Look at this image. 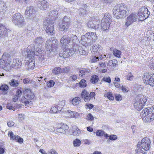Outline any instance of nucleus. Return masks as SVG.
<instances>
[{"label": "nucleus", "instance_id": "nucleus-20", "mask_svg": "<svg viewBox=\"0 0 154 154\" xmlns=\"http://www.w3.org/2000/svg\"><path fill=\"white\" fill-rule=\"evenodd\" d=\"M103 48L98 44H95L91 47V51L93 54L99 53L102 50Z\"/></svg>", "mask_w": 154, "mask_h": 154}, {"label": "nucleus", "instance_id": "nucleus-39", "mask_svg": "<svg viewBox=\"0 0 154 154\" xmlns=\"http://www.w3.org/2000/svg\"><path fill=\"white\" fill-rule=\"evenodd\" d=\"M74 146H79L81 144V141L78 139H76L73 142Z\"/></svg>", "mask_w": 154, "mask_h": 154}, {"label": "nucleus", "instance_id": "nucleus-61", "mask_svg": "<svg viewBox=\"0 0 154 154\" xmlns=\"http://www.w3.org/2000/svg\"><path fill=\"white\" fill-rule=\"evenodd\" d=\"M127 79L129 80H132L133 78V76L131 73H129L127 76Z\"/></svg>", "mask_w": 154, "mask_h": 154}, {"label": "nucleus", "instance_id": "nucleus-46", "mask_svg": "<svg viewBox=\"0 0 154 154\" xmlns=\"http://www.w3.org/2000/svg\"><path fill=\"white\" fill-rule=\"evenodd\" d=\"M89 92H87L85 90H84L81 93V97L82 98H84V97L89 96Z\"/></svg>", "mask_w": 154, "mask_h": 154}, {"label": "nucleus", "instance_id": "nucleus-43", "mask_svg": "<svg viewBox=\"0 0 154 154\" xmlns=\"http://www.w3.org/2000/svg\"><path fill=\"white\" fill-rule=\"evenodd\" d=\"M61 71V69L59 67H55L53 70V72L56 74L60 73Z\"/></svg>", "mask_w": 154, "mask_h": 154}, {"label": "nucleus", "instance_id": "nucleus-36", "mask_svg": "<svg viewBox=\"0 0 154 154\" xmlns=\"http://www.w3.org/2000/svg\"><path fill=\"white\" fill-rule=\"evenodd\" d=\"M9 89L8 86L6 84H4L0 87V90L3 92H7Z\"/></svg>", "mask_w": 154, "mask_h": 154}, {"label": "nucleus", "instance_id": "nucleus-59", "mask_svg": "<svg viewBox=\"0 0 154 154\" xmlns=\"http://www.w3.org/2000/svg\"><path fill=\"white\" fill-rule=\"evenodd\" d=\"M117 138V136L116 135L112 134L109 136V140H115Z\"/></svg>", "mask_w": 154, "mask_h": 154}, {"label": "nucleus", "instance_id": "nucleus-14", "mask_svg": "<svg viewBox=\"0 0 154 154\" xmlns=\"http://www.w3.org/2000/svg\"><path fill=\"white\" fill-rule=\"evenodd\" d=\"M150 143L151 142L149 139L146 137L143 138L141 140V142H138V144L144 150H148L149 149Z\"/></svg>", "mask_w": 154, "mask_h": 154}, {"label": "nucleus", "instance_id": "nucleus-63", "mask_svg": "<svg viewBox=\"0 0 154 154\" xmlns=\"http://www.w3.org/2000/svg\"><path fill=\"white\" fill-rule=\"evenodd\" d=\"M45 54H42L40 55H39V56L38 59L39 61H42L45 59Z\"/></svg>", "mask_w": 154, "mask_h": 154}, {"label": "nucleus", "instance_id": "nucleus-13", "mask_svg": "<svg viewBox=\"0 0 154 154\" xmlns=\"http://www.w3.org/2000/svg\"><path fill=\"white\" fill-rule=\"evenodd\" d=\"M69 19L65 16L62 20V22L59 25L60 30L62 31L66 32L67 31L70 25Z\"/></svg>", "mask_w": 154, "mask_h": 154}, {"label": "nucleus", "instance_id": "nucleus-8", "mask_svg": "<svg viewBox=\"0 0 154 154\" xmlns=\"http://www.w3.org/2000/svg\"><path fill=\"white\" fill-rule=\"evenodd\" d=\"M112 17L109 13H106L101 20V26L102 29L105 31L108 30L110 26V24L111 21Z\"/></svg>", "mask_w": 154, "mask_h": 154}, {"label": "nucleus", "instance_id": "nucleus-52", "mask_svg": "<svg viewBox=\"0 0 154 154\" xmlns=\"http://www.w3.org/2000/svg\"><path fill=\"white\" fill-rule=\"evenodd\" d=\"M79 51L80 54L81 55H86L87 54V52L81 48L79 49Z\"/></svg>", "mask_w": 154, "mask_h": 154}, {"label": "nucleus", "instance_id": "nucleus-29", "mask_svg": "<svg viewBox=\"0 0 154 154\" xmlns=\"http://www.w3.org/2000/svg\"><path fill=\"white\" fill-rule=\"evenodd\" d=\"M21 63L19 61L18 59H14L13 61L12 66L15 67L16 68H19L20 66Z\"/></svg>", "mask_w": 154, "mask_h": 154}, {"label": "nucleus", "instance_id": "nucleus-55", "mask_svg": "<svg viewBox=\"0 0 154 154\" xmlns=\"http://www.w3.org/2000/svg\"><path fill=\"white\" fill-rule=\"evenodd\" d=\"M149 85L152 86H154V74H153L152 75Z\"/></svg>", "mask_w": 154, "mask_h": 154}, {"label": "nucleus", "instance_id": "nucleus-28", "mask_svg": "<svg viewBox=\"0 0 154 154\" xmlns=\"http://www.w3.org/2000/svg\"><path fill=\"white\" fill-rule=\"evenodd\" d=\"M140 10L142 12V13H143V15H144V16H146L147 18L150 14V13L148 11V9L145 7H143L141 8L140 9Z\"/></svg>", "mask_w": 154, "mask_h": 154}, {"label": "nucleus", "instance_id": "nucleus-9", "mask_svg": "<svg viewBox=\"0 0 154 154\" xmlns=\"http://www.w3.org/2000/svg\"><path fill=\"white\" fill-rule=\"evenodd\" d=\"M44 28L46 32L49 35H53L54 34V24L51 20H47L44 22Z\"/></svg>", "mask_w": 154, "mask_h": 154}, {"label": "nucleus", "instance_id": "nucleus-2", "mask_svg": "<svg viewBox=\"0 0 154 154\" xmlns=\"http://www.w3.org/2000/svg\"><path fill=\"white\" fill-rule=\"evenodd\" d=\"M112 11L114 17L117 19L125 18L129 12L127 7L123 5L116 6Z\"/></svg>", "mask_w": 154, "mask_h": 154}, {"label": "nucleus", "instance_id": "nucleus-18", "mask_svg": "<svg viewBox=\"0 0 154 154\" xmlns=\"http://www.w3.org/2000/svg\"><path fill=\"white\" fill-rule=\"evenodd\" d=\"M37 5L41 10H46L48 6V2L45 0L38 1Z\"/></svg>", "mask_w": 154, "mask_h": 154}, {"label": "nucleus", "instance_id": "nucleus-33", "mask_svg": "<svg viewBox=\"0 0 154 154\" xmlns=\"http://www.w3.org/2000/svg\"><path fill=\"white\" fill-rule=\"evenodd\" d=\"M117 61L116 60H110L107 63V68H108L110 67H115L117 63Z\"/></svg>", "mask_w": 154, "mask_h": 154}, {"label": "nucleus", "instance_id": "nucleus-58", "mask_svg": "<svg viewBox=\"0 0 154 154\" xmlns=\"http://www.w3.org/2000/svg\"><path fill=\"white\" fill-rule=\"evenodd\" d=\"M49 14L51 16H56L58 14L57 10H52L50 12Z\"/></svg>", "mask_w": 154, "mask_h": 154}, {"label": "nucleus", "instance_id": "nucleus-30", "mask_svg": "<svg viewBox=\"0 0 154 154\" xmlns=\"http://www.w3.org/2000/svg\"><path fill=\"white\" fill-rule=\"evenodd\" d=\"M80 98L78 97L73 98L72 100V103L74 106L78 105L81 102Z\"/></svg>", "mask_w": 154, "mask_h": 154}, {"label": "nucleus", "instance_id": "nucleus-5", "mask_svg": "<svg viewBox=\"0 0 154 154\" xmlns=\"http://www.w3.org/2000/svg\"><path fill=\"white\" fill-rule=\"evenodd\" d=\"M35 97L33 92L29 89H26L24 93V96L21 99V102L24 103L26 106H28L29 103L31 102Z\"/></svg>", "mask_w": 154, "mask_h": 154}, {"label": "nucleus", "instance_id": "nucleus-57", "mask_svg": "<svg viewBox=\"0 0 154 154\" xmlns=\"http://www.w3.org/2000/svg\"><path fill=\"white\" fill-rule=\"evenodd\" d=\"M97 61L98 62L100 61L99 56L97 57H94L91 60V62L92 63H95Z\"/></svg>", "mask_w": 154, "mask_h": 154}, {"label": "nucleus", "instance_id": "nucleus-31", "mask_svg": "<svg viewBox=\"0 0 154 154\" xmlns=\"http://www.w3.org/2000/svg\"><path fill=\"white\" fill-rule=\"evenodd\" d=\"M72 133V134L74 136H79L81 134V130L75 126L73 129Z\"/></svg>", "mask_w": 154, "mask_h": 154}, {"label": "nucleus", "instance_id": "nucleus-16", "mask_svg": "<svg viewBox=\"0 0 154 154\" xmlns=\"http://www.w3.org/2000/svg\"><path fill=\"white\" fill-rule=\"evenodd\" d=\"M82 40L86 44L88 45H91L94 42L96 39H93V37L89 36L87 33L82 36Z\"/></svg>", "mask_w": 154, "mask_h": 154}, {"label": "nucleus", "instance_id": "nucleus-6", "mask_svg": "<svg viewBox=\"0 0 154 154\" xmlns=\"http://www.w3.org/2000/svg\"><path fill=\"white\" fill-rule=\"evenodd\" d=\"M12 21L13 23L18 27H22L25 24L23 16L20 13H16L12 16Z\"/></svg>", "mask_w": 154, "mask_h": 154}, {"label": "nucleus", "instance_id": "nucleus-26", "mask_svg": "<svg viewBox=\"0 0 154 154\" xmlns=\"http://www.w3.org/2000/svg\"><path fill=\"white\" fill-rule=\"evenodd\" d=\"M9 84L11 86L17 87L18 86L19 84V83L18 80L13 79L10 81Z\"/></svg>", "mask_w": 154, "mask_h": 154}, {"label": "nucleus", "instance_id": "nucleus-24", "mask_svg": "<svg viewBox=\"0 0 154 154\" xmlns=\"http://www.w3.org/2000/svg\"><path fill=\"white\" fill-rule=\"evenodd\" d=\"M146 150L143 149L142 147L138 145L137 144V149L135 150L136 154H146Z\"/></svg>", "mask_w": 154, "mask_h": 154}, {"label": "nucleus", "instance_id": "nucleus-15", "mask_svg": "<svg viewBox=\"0 0 154 154\" xmlns=\"http://www.w3.org/2000/svg\"><path fill=\"white\" fill-rule=\"evenodd\" d=\"M138 17L136 13H133L130 14L126 19L125 25L127 27L130 26L132 23L137 20Z\"/></svg>", "mask_w": 154, "mask_h": 154}, {"label": "nucleus", "instance_id": "nucleus-25", "mask_svg": "<svg viewBox=\"0 0 154 154\" xmlns=\"http://www.w3.org/2000/svg\"><path fill=\"white\" fill-rule=\"evenodd\" d=\"M68 126L66 124H63L60 127L58 128L57 129V132L60 133H63L65 131L68 129Z\"/></svg>", "mask_w": 154, "mask_h": 154}, {"label": "nucleus", "instance_id": "nucleus-27", "mask_svg": "<svg viewBox=\"0 0 154 154\" xmlns=\"http://www.w3.org/2000/svg\"><path fill=\"white\" fill-rule=\"evenodd\" d=\"M71 40H72V43L73 44V45H77L79 43V40L75 35L73 34L72 35L71 38H70V42L71 41Z\"/></svg>", "mask_w": 154, "mask_h": 154}, {"label": "nucleus", "instance_id": "nucleus-23", "mask_svg": "<svg viewBox=\"0 0 154 154\" xmlns=\"http://www.w3.org/2000/svg\"><path fill=\"white\" fill-rule=\"evenodd\" d=\"M8 29L3 25L0 24V38L6 35Z\"/></svg>", "mask_w": 154, "mask_h": 154}, {"label": "nucleus", "instance_id": "nucleus-50", "mask_svg": "<svg viewBox=\"0 0 154 154\" xmlns=\"http://www.w3.org/2000/svg\"><path fill=\"white\" fill-rule=\"evenodd\" d=\"M73 112L71 111L67 110L65 111L66 113L67 116L69 117L72 118V116L73 114Z\"/></svg>", "mask_w": 154, "mask_h": 154}, {"label": "nucleus", "instance_id": "nucleus-62", "mask_svg": "<svg viewBox=\"0 0 154 154\" xmlns=\"http://www.w3.org/2000/svg\"><path fill=\"white\" fill-rule=\"evenodd\" d=\"M122 97L119 94H116L115 96V98L117 101H120L122 100Z\"/></svg>", "mask_w": 154, "mask_h": 154}, {"label": "nucleus", "instance_id": "nucleus-12", "mask_svg": "<svg viewBox=\"0 0 154 154\" xmlns=\"http://www.w3.org/2000/svg\"><path fill=\"white\" fill-rule=\"evenodd\" d=\"M36 10L32 6L27 7L26 8L25 13L26 17L30 19L35 20Z\"/></svg>", "mask_w": 154, "mask_h": 154}, {"label": "nucleus", "instance_id": "nucleus-22", "mask_svg": "<svg viewBox=\"0 0 154 154\" xmlns=\"http://www.w3.org/2000/svg\"><path fill=\"white\" fill-rule=\"evenodd\" d=\"M152 74L151 73H149L144 74L143 77V79L145 84L149 85Z\"/></svg>", "mask_w": 154, "mask_h": 154}, {"label": "nucleus", "instance_id": "nucleus-7", "mask_svg": "<svg viewBox=\"0 0 154 154\" xmlns=\"http://www.w3.org/2000/svg\"><path fill=\"white\" fill-rule=\"evenodd\" d=\"M58 41L54 38H50L47 40L45 46L46 50L49 51H54L58 46Z\"/></svg>", "mask_w": 154, "mask_h": 154}, {"label": "nucleus", "instance_id": "nucleus-51", "mask_svg": "<svg viewBox=\"0 0 154 154\" xmlns=\"http://www.w3.org/2000/svg\"><path fill=\"white\" fill-rule=\"evenodd\" d=\"M105 55H103V56L101 55L99 56L100 61L103 62L106 59L107 57H106Z\"/></svg>", "mask_w": 154, "mask_h": 154}, {"label": "nucleus", "instance_id": "nucleus-47", "mask_svg": "<svg viewBox=\"0 0 154 154\" xmlns=\"http://www.w3.org/2000/svg\"><path fill=\"white\" fill-rule=\"evenodd\" d=\"M104 134H105V132L103 130H98L96 132V135L99 136L103 135Z\"/></svg>", "mask_w": 154, "mask_h": 154}, {"label": "nucleus", "instance_id": "nucleus-60", "mask_svg": "<svg viewBox=\"0 0 154 154\" xmlns=\"http://www.w3.org/2000/svg\"><path fill=\"white\" fill-rule=\"evenodd\" d=\"M151 69H154V59H152V61H151L148 65Z\"/></svg>", "mask_w": 154, "mask_h": 154}, {"label": "nucleus", "instance_id": "nucleus-38", "mask_svg": "<svg viewBox=\"0 0 154 154\" xmlns=\"http://www.w3.org/2000/svg\"><path fill=\"white\" fill-rule=\"evenodd\" d=\"M104 96L105 97H107L110 100H113L114 99V97L112 96V94L111 92H107L105 94Z\"/></svg>", "mask_w": 154, "mask_h": 154}, {"label": "nucleus", "instance_id": "nucleus-35", "mask_svg": "<svg viewBox=\"0 0 154 154\" xmlns=\"http://www.w3.org/2000/svg\"><path fill=\"white\" fill-rule=\"evenodd\" d=\"M99 78L98 76L95 75H93L91 79V82L93 84L96 83L98 81Z\"/></svg>", "mask_w": 154, "mask_h": 154}, {"label": "nucleus", "instance_id": "nucleus-3", "mask_svg": "<svg viewBox=\"0 0 154 154\" xmlns=\"http://www.w3.org/2000/svg\"><path fill=\"white\" fill-rule=\"evenodd\" d=\"M140 115L144 122L152 121L154 120V108L152 107L145 108L141 112Z\"/></svg>", "mask_w": 154, "mask_h": 154}, {"label": "nucleus", "instance_id": "nucleus-17", "mask_svg": "<svg viewBox=\"0 0 154 154\" xmlns=\"http://www.w3.org/2000/svg\"><path fill=\"white\" fill-rule=\"evenodd\" d=\"M100 20L94 19L89 21L88 23L87 26L94 29H98L100 27Z\"/></svg>", "mask_w": 154, "mask_h": 154}, {"label": "nucleus", "instance_id": "nucleus-48", "mask_svg": "<svg viewBox=\"0 0 154 154\" xmlns=\"http://www.w3.org/2000/svg\"><path fill=\"white\" fill-rule=\"evenodd\" d=\"M54 84L55 82L51 80L47 83V86L48 87H51L54 86Z\"/></svg>", "mask_w": 154, "mask_h": 154}, {"label": "nucleus", "instance_id": "nucleus-40", "mask_svg": "<svg viewBox=\"0 0 154 154\" xmlns=\"http://www.w3.org/2000/svg\"><path fill=\"white\" fill-rule=\"evenodd\" d=\"M6 8L5 5L3 2L0 1V12L5 10Z\"/></svg>", "mask_w": 154, "mask_h": 154}, {"label": "nucleus", "instance_id": "nucleus-45", "mask_svg": "<svg viewBox=\"0 0 154 154\" xmlns=\"http://www.w3.org/2000/svg\"><path fill=\"white\" fill-rule=\"evenodd\" d=\"M87 33L89 36L93 38V39H97V35L95 33L92 32H89L88 33Z\"/></svg>", "mask_w": 154, "mask_h": 154}, {"label": "nucleus", "instance_id": "nucleus-44", "mask_svg": "<svg viewBox=\"0 0 154 154\" xmlns=\"http://www.w3.org/2000/svg\"><path fill=\"white\" fill-rule=\"evenodd\" d=\"M58 107H59L58 106H56L51 107L50 111L51 112H52L53 113H56L57 112Z\"/></svg>", "mask_w": 154, "mask_h": 154}, {"label": "nucleus", "instance_id": "nucleus-49", "mask_svg": "<svg viewBox=\"0 0 154 154\" xmlns=\"http://www.w3.org/2000/svg\"><path fill=\"white\" fill-rule=\"evenodd\" d=\"M102 80L108 83H110L111 82V79L109 76L103 77Z\"/></svg>", "mask_w": 154, "mask_h": 154}, {"label": "nucleus", "instance_id": "nucleus-10", "mask_svg": "<svg viewBox=\"0 0 154 154\" xmlns=\"http://www.w3.org/2000/svg\"><path fill=\"white\" fill-rule=\"evenodd\" d=\"M10 55L8 54H4L2 58L0 60V66L4 69L5 67L8 66L11 62Z\"/></svg>", "mask_w": 154, "mask_h": 154}, {"label": "nucleus", "instance_id": "nucleus-19", "mask_svg": "<svg viewBox=\"0 0 154 154\" xmlns=\"http://www.w3.org/2000/svg\"><path fill=\"white\" fill-rule=\"evenodd\" d=\"M70 42V38L67 35H64L62 36L60 40V43L62 45L65 47L66 46L69 47V46L68 45H66L69 43Z\"/></svg>", "mask_w": 154, "mask_h": 154}, {"label": "nucleus", "instance_id": "nucleus-21", "mask_svg": "<svg viewBox=\"0 0 154 154\" xmlns=\"http://www.w3.org/2000/svg\"><path fill=\"white\" fill-rule=\"evenodd\" d=\"M44 42V39L41 36H39L36 37L34 39V45L35 47V45L36 46H41Z\"/></svg>", "mask_w": 154, "mask_h": 154}, {"label": "nucleus", "instance_id": "nucleus-1", "mask_svg": "<svg viewBox=\"0 0 154 154\" xmlns=\"http://www.w3.org/2000/svg\"><path fill=\"white\" fill-rule=\"evenodd\" d=\"M35 48L34 45L31 44L26 49L28 62H26V65L28 67L29 70L33 69L35 66L34 59L35 53L34 52Z\"/></svg>", "mask_w": 154, "mask_h": 154}, {"label": "nucleus", "instance_id": "nucleus-32", "mask_svg": "<svg viewBox=\"0 0 154 154\" xmlns=\"http://www.w3.org/2000/svg\"><path fill=\"white\" fill-rule=\"evenodd\" d=\"M137 15L139 17H138V19L140 21H142L147 18L146 16H144V15L142 13V12L140 10Z\"/></svg>", "mask_w": 154, "mask_h": 154}, {"label": "nucleus", "instance_id": "nucleus-11", "mask_svg": "<svg viewBox=\"0 0 154 154\" xmlns=\"http://www.w3.org/2000/svg\"><path fill=\"white\" fill-rule=\"evenodd\" d=\"M67 46H66L64 48L63 53L62 54H60V56H62L64 58H68L69 56H72L74 54L76 49L74 48L73 47L69 48H68Z\"/></svg>", "mask_w": 154, "mask_h": 154}, {"label": "nucleus", "instance_id": "nucleus-37", "mask_svg": "<svg viewBox=\"0 0 154 154\" xmlns=\"http://www.w3.org/2000/svg\"><path fill=\"white\" fill-rule=\"evenodd\" d=\"M80 87L84 88L87 86V84L86 81L83 79L81 80L79 83Z\"/></svg>", "mask_w": 154, "mask_h": 154}, {"label": "nucleus", "instance_id": "nucleus-41", "mask_svg": "<svg viewBox=\"0 0 154 154\" xmlns=\"http://www.w3.org/2000/svg\"><path fill=\"white\" fill-rule=\"evenodd\" d=\"M35 49L34 50V52L35 53V55H36L38 56H39V55H40L41 54H44L42 53V50H41L39 48H36L35 50Z\"/></svg>", "mask_w": 154, "mask_h": 154}, {"label": "nucleus", "instance_id": "nucleus-54", "mask_svg": "<svg viewBox=\"0 0 154 154\" xmlns=\"http://www.w3.org/2000/svg\"><path fill=\"white\" fill-rule=\"evenodd\" d=\"M99 65L102 69H104L106 67V64L105 62L99 61Z\"/></svg>", "mask_w": 154, "mask_h": 154}, {"label": "nucleus", "instance_id": "nucleus-4", "mask_svg": "<svg viewBox=\"0 0 154 154\" xmlns=\"http://www.w3.org/2000/svg\"><path fill=\"white\" fill-rule=\"evenodd\" d=\"M147 101L146 97L142 94L137 95L133 102L134 108L138 110H141Z\"/></svg>", "mask_w": 154, "mask_h": 154}, {"label": "nucleus", "instance_id": "nucleus-53", "mask_svg": "<svg viewBox=\"0 0 154 154\" xmlns=\"http://www.w3.org/2000/svg\"><path fill=\"white\" fill-rule=\"evenodd\" d=\"M119 89L122 90L123 92H126L128 91V87L125 85L122 86Z\"/></svg>", "mask_w": 154, "mask_h": 154}, {"label": "nucleus", "instance_id": "nucleus-56", "mask_svg": "<svg viewBox=\"0 0 154 154\" xmlns=\"http://www.w3.org/2000/svg\"><path fill=\"white\" fill-rule=\"evenodd\" d=\"M86 119L88 120L92 121L94 120V117L91 114L89 113L87 116Z\"/></svg>", "mask_w": 154, "mask_h": 154}, {"label": "nucleus", "instance_id": "nucleus-42", "mask_svg": "<svg viewBox=\"0 0 154 154\" xmlns=\"http://www.w3.org/2000/svg\"><path fill=\"white\" fill-rule=\"evenodd\" d=\"M13 140H15L20 143H22L23 140V139L20 138L19 136H16L15 135L14 136V138H13Z\"/></svg>", "mask_w": 154, "mask_h": 154}, {"label": "nucleus", "instance_id": "nucleus-34", "mask_svg": "<svg viewBox=\"0 0 154 154\" xmlns=\"http://www.w3.org/2000/svg\"><path fill=\"white\" fill-rule=\"evenodd\" d=\"M113 54L114 55L119 58H121V52L116 49H114L113 50Z\"/></svg>", "mask_w": 154, "mask_h": 154}, {"label": "nucleus", "instance_id": "nucleus-64", "mask_svg": "<svg viewBox=\"0 0 154 154\" xmlns=\"http://www.w3.org/2000/svg\"><path fill=\"white\" fill-rule=\"evenodd\" d=\"M69 67H66L64 68L63 70L61 71V72H63L67 73L69 72Z\"/></svg>", "mask_w": 154, "mask_h": 154}]
</instances>
